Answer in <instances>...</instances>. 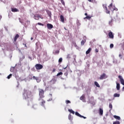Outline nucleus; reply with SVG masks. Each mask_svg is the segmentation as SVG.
<instances>
[{
	"mask_svg": "<svg viewBox=\"0 0 124 124\" xmlns=\"http://www.w3.org/2000/svg\"><path fill=\"white\" fill-rule=\"evenodd\" d=\"M23 96L25 99H30L31 101L32 100V93L28 89H24Z\"/></svg>",
	"mask_w": 124,
	"mask_h": 124,
	"instance_id": "obj_1",
	"label": "nucleus"
},
{
	"mask_svg": "<svg viewBox=\"0 0 124 124\" xmlns=\"http://www.w3.org/2000/svg\"><path fill=\"white\" fill-rule=\"evenodd\" d=\"M38 91L39 98H44V90L42 89L39 88Z\"/></svg>",
	"mask_w": 124,
	"mask_h": 124,
	"instance_id": "obj_2",
	"label": "nucleus"
},
{
	"mask_svg": "<svg viewBox=\"0 0 124 124\" xmlns=\"http://www.w3.org/2000/svg\"><path fill=\"white\" fill-rule=\"evenodd\" d=\"M39 101V104L41 106H43V107H45V103L46 102L43 99V98H39L38 99Z\"/></svg>",
	"mask_w": 124,
	"mask_h": 124,
	"instance_id": "obj_3",
	"label": "nucleus"
},
{
	"mask_svg": "<svg viewBox=\"0 0 124 124\" xmlns=\"http://www.w3.org/2000/svg\"><path fill=\"white\" fill-rule=\"evenodd\" d=\"M118 78L120 79V81L123 86H124V78L122 77V76H118ZM123 92H124V86L122 88Z\"/></svg>",
	"mask_w": 124,
	"mask_h": 124,
	"instance_id": "obj_4",
	"label": "nucleus"
},
{
	"mask_svg": "<svg viewBox=\"0 0 124 124\" xmlns=\"http://www.w3.org/2000/svg\"><path fill=\"white\" fill-rule=\"evenodd\" d=\"M35 67L37 70H40V69L43 68V65H41V64H36L35 65Z\"/></svg>",
	"mask_w": 124,
	"mask_h": 124,
	"instance_id": "obj_5",
	"label": "nucleus"
},
{
	"mask_svg": "<svg viewBox=\"0 0 124 124\" xmlns=\"http://www.w3.org/2000/svg\"><path fill=\"white\" fill-rule=\"evenodd\" d=\"M107 78H108V76L106 75V74L103 73L100 75L99 79L100 80H103L104 79H106Z\"/></svg>",
	"mask_w": 124,
	"mask_h": 124,
	"instance_id": "obj_6",
	"label": "nucleus"
},
{
	"mask_svg": "<svg viewBox=\"0 0 124 124\" xmlns=\"http://www.w3.org/2000/svg\"><path fill=\"white\" fill-rule=\"evenodd\" d=\"M103 7L104 9L106 10V13H107V14H110V11L108 10L107 8V4H103Z\"/></svg>",
	"mask_w": 124,
	"mask_h": 124,
	"instance_id": "obj_7",
	"label": "nucleus"
},
{
	"mask_svg": "<svg viewBox=\"0 0 124 124\" xmlns=\"http://www.w3.org/2000/svg\"><path fill=\"white\" fill-rule=\"evenodd\" d=\"M19 20L20 23H21V24H22V25H25V26H28V25H30V23H31V22L29 20H27L26 22L27 23V24L26 23H24V21L21 20V18H19Z\"/></svg>",
	"mask_w": 124,
	"mask_h": 124,
	"instance_id": "obj_8",
	"label": "nucleus"
},
{
	"mask_svg": "<svg viewBox=\"0 0 124 124\" xmlns=\"http://www.w3.org/2000/svg\"><path fill=\"white\" fill-rule=\"evenodd\" d=\"M108 36H109V38H110L111 39H114V34H113V32H112L111 31H108Z\"/></svg>",
	"mask_w": 124,
	"mask_h": 124,
	"instance_id": "obj_9",
	"label": "nucleus"
},
{
	"mask_svg": "<svg viewBox=\"0 0 124 124\" xmlns=\"http://www.w3.org/2000/svg\"><path fill=\"white\" fill-rule=\"evenodd\" d=\"M46 27L48 30H51V29H53V25L49 23H48L46 25Z\"/></svg>",
	"mask_w": 124,
	"mask_h": 124,
	"instance_id": "obj_10",
	"label": "nucleus"
},
{
	"mask_svg": "<svg viewBox=\"0 0 124 124\" xmlns=\"http://www.w3.org/2000/svg\"><path fill=\"white\" fill-rule=\"evenodd\" d=\"M84 15H85V16H86V17L84 18V20H85V19H87L88 20H91V18H92V16H88L87 13H85L84 14Z\"/></svg>",
	"mask_w": 124,
	"mask_h": 124,
	"instance_id": "obj_11",
	"label": "nucleus"
},
{
	"mask_svg": "<svg viewBox=\"0 0 124 124\" xmlns=\"http://www.w3.org/2000/svg\"><path fill=\"white\" fill-rule=\"evenodd\" d=\"M40 18V16L39 15H35L34 16V18L35 20H39V18Z\"/></svg>",
	"mask_w": 124,
	"mask_h": 124,
	"instance_id": "obj_12",
	"label": "nucleus"
},
{
	"mask_svg": "<svg viewBox=\"0 0 124 124\" xmlns=\"http://www.w3.org/2000/svg\"><path fill=\"white\" fill-rule=\"evenodd\" d=\"M19 34H16V36H15V38L14 39V42H16V41H17V39H18V38H19Z\"/></svg>",
	"mask_w": 124,
	"mask_h": 124,
	"instance_id": "obj_13",
	"label": "nucleus"
},
{
	"mask_svg": "<svg viewBox=\"0 0 124 124\" xmlns=\"http://www.w3.org/2000/svg\"><path fill=\"white\" fill-rule=\"evenodd\" d=\"M11 11L12 12H19V10L17 9L16 8H12L11 9Z\"/></svg>",
	"mask_w": 124,
	"mask_h": 124,
	"instance_id": "obj_14",
	"label": "nucleus"
},
{
	"mask_svg": "<svg viewBox=\"0 0 124 124\" xmlns=\"http://www.w3.org/2000/svg\"><path fill=\"white\" fill-rule=\"evenodd\" d=\"M47 14L48 15L49 17H50V18H51L52 17V13L51 12V11L47 10L46 11Z\"/></svg>",
	"mask_w": 124,
	"mask_h": 124,
	"instance_id": "obj_15",
	"label": "nucleus"
},
{
	"mask_svg": "<svg viewBox=\"0 0 124 124\" xmlns=\"http://www.w3.org/2000/svg\"><path fill=\"white\" fill-rule=\"evenodd\" d=\"M60 19H61V22H62V23L64 22V17H63V16L61 15L60 16Z\"/></svg>",
	"mask_w": 124,
	"mask_h": 124,
	"instance_id": "obj_16",
	"label": "nucleus"
},
{
	"mask_svg": "<svg viewBox=\"0 0 124 124\" xmlns=\"http://www.w3.org/2000/svg\"><path fill=\"white\" fill-rule=\"evenodd\" d=\"M121 87L120 86V83H118V82H116V88L118 91H119L120 88Z\"/></svg>",
	"mask_w": 124,
	"mask_h": 124,
	"instance_id": "obj_17",
	"label": "nucleus"
},
{
	"mask_svg": "<svg viewBox=\"0 0 124 124\" xmlns=\"http://www.w3.org/2000/svg\"><path fill=\"white\" fill-rule=\"evenodd\" d=\"M99 114L100 115H101V116H102V115H103V109L101 108H99Z\"/></svg>",
	"mask_w": 124,
	"mask_h": 124,
	"instance_id": "obj_18",
	"label": "nucleus"
},
{
	"mask_svg": "<svg viewBox=\"0 0 124 124\" xmlns=\"http://www.w3.org/2000/svg\"><path fill=\"white\" fill-rule=\"evenodd\" d=\"M113 118H114V119H116L117 120H118L119 121H120V120H121V117L120 116H118L117 115H114Z\"/></svg>",
	"mask_w": 124,
	"mask_h": 124,
	"instance_id": "obj_19",
	"label": "nucleus"
},
{
	"mask_svg": "<svg viewBox=\"0 0 124 124\" xmlns=\"http://www.w3.org/2000/svg\"><path fill=\"white\" fill-rule=\"evenodd\" d=\"M91 51H92V48H89L86 52V55L90 54V53H91Z\"/></svg>",
	"mask_w": 124,
	"mask_h": 124,
	"instance_id": "obj_20",
	"label": "nucleus"
},
{
	"mask_svg": "<svg viewBox=\"0 0 124 124\" xmlns=\"http://www.w3.org/2000/svg\"><path fill=\"white\" fill-rule=\"evenodd\" d=\"M80 100H82V101H84L85 100V95L83 94L80 97Z\"/></svg>",
	"mask_w": 124,
	"mask_h": 124,
	"instance_id": "obj_21",
	"label": "nucleus"
},
{
	"mask_svg": "<svg viewBox=\"0 0 124 124\" xmlns=\"http://www.w3.org/2000/svg\"><path fill=\"white\" fill-rule=\"evenodd\" d=\"M94 85L97 87V88H100V85L98 84V82L97 81L94 82Z\"/></svg>",
	"mask_w": 124,
	"mask_h": 124,
	"instance_id": "obj_22",
	"label": "nucleus"
},
{
	"mask_svg": "<svg viewBox=\"0 0 124 124\" xmlns=\"http://www.w3.org/2000/svg\"><path fill=\"white\" fill-rule=\"evenodd\" d=\"M114 97H120V94L119 93H115L113 95Z\"/></svg>",
	"mask_w": 124,
	"mask_h": 124,
	"instance_id": "obj_23",
	"label": "nucleus"
},
{
	"mask_svg": "<svg viewBox=\"0 0 124 124\" xmlns=\"http://www.w3.org/2000/svg\"><path fill=\"white\" fill-rule=\"evenodd\" d=\"M68 111L70 112V113L73 114V115H74L75 114V112L74 111H73V110H72V109H69Z\"/></svg>",
	"mask_w": 124,
	"mask_h": 124,
	"instance_id": "obj_24",
	"label": "nucleus"
},
{
	"mask_svg": "<svg viewBox=\"0 0 124 124\" xmlns=\"http://www.w3.org/2000/svg\"><path fill=\"white\" fill-rule=\"evenodd\" d=\"M75 115L76 116H77L78 117H79V118H81V114H79L78 112H75Z\"/></svg>",
	"mask_w": 124,
	"mask_h": 124,
	"instance_id": "obj_25",
	"label": "nucleus"
},
{
	"mask_svg": "<svg viewBox=\"0 0 124 124\" xmlns=\"http://www.w3.org/2000/svg\"><path fill=\"white\" fill-rule=\"evenodd\" d=\"M15 69V67H11V69H10L11 72H14Z\"/></svg>",
	"mask_w": 124,
	"mask_h": 124,
	"instance_id": "obj_26",
	"label": "nucleus"
},
{
	"mask_svg": "<svg viewBox=\"0 0 124 124\" xmlns=\"http://www.w3.org/2000/svg\"><path fill=\"white\" fill-rule=\"evenodd\" d=\"M68 119L70 120V121H72L73 119H72V117H71V114H70L68 116Z\"/></svg>",
	"mask_w": 124,
	"mask_h": 124,
	"instance_id": "obj_27",
	"label": "nucleus"
},
{
	"mask_svg": "<svg viewBox=\"0 0 124 124\" xmlns=\"http://www.w3.org/2000/svg\"><path fill=\"white\" fill-rule=\"evenodd\" d=\"M112 6H113V3H112L110 4H109V5L108 6L110 10H111V7H112Z\"/></svg>",
	"mask_w": 124,
	"mask_h": 124,
	"instance_id": "obj_28",
	"label": "nucleus"
},
{
	"mask_svg": "<svg viewBox=\"0 0 124 124\" xmlns=\"http://www.w3.org/2000/svg\"><path fill=\"white\" fill-rule=\"evenodd\" d=\"M50 82H51L52 83H53V84H55V83H56V79H52Z\"/></svg>",
	"mask_w": 124,
	"mask_h": 124,
	"instance_id": "obj_29",
	"label": "nucleus"
},
{
	"mask_svg": "<svg viewBox=\"0 0 124 124\" xmlns=\"http://www.w3.org/2000/svg\"><path fill=\"white\" fill-rule=\"evenodd\" d=\"M86 41L82 40L81 42V45L83 46L85 44Z\"/></svg>",
	"mask_w": 124,
	"mask_h": 124,
	"instance_id": "obj_30",
	"label": "nucleus"
},
{
	"mask_svg": "<svg viewBox=\"0 0 124 124\" xmlns=\"http://www.w3.org/2000/svg\"><path fill=\"white\" fill-rule=\"evenodd\" d=\"M109 108H110V110H111L112 108H113V105H112L111 103H109Z\"/></svg>",
	"mask_w": 124,
	"mask_h": 124,
	"instance_id": "obj_31",
	"label": "nucleus"
},
{
	"mask_svg": "<svg viewBox=\"0 0 124 124\" xmlns=\"http://www.w3.org/2000/svg\"><path fill=\"white\" fill-rule=\"evenodd\" d=\"M120 45L121 46L123 50H124V43H123V44H120Z\"/></svg>",
	"mask_w": 124,
	"mask_h": 124,
	"instance_id": "obj_32",
	"label": "nucleus"
},
{
	"mask_svg": "<svg viewBox=\"0 0 124 124\" xmlns=\"http://www.w3.org/2000/svg\"><path fill=\"white\" fill-rule=\"evenodd\" d=\"M12 77V75L10 74L9 76H7V78L8 79H10Z\"/></svg>",
	"mask_w": 124,
	"mask_h": 124,
	"instance_id": "obj_33",
	"label": "nucleus"
},
{
	"mask_svg": "<svg viewBox=\"0 0 124 124\" xmlns=\"http://www.w3.org/2000/svg\"><path fill=\"white\" fill-rule=\"evenodd\" d=\"M61 75H62V72H61L60 73H58L57 75V76H60Z\"/></svg>",
	"mask_w": 124,
	"mask_h": 124,
	"instance_id": "obj_34",
	"label": "nucleus"
},
{
	"mask_svg": "<svg viewBox=\"0 0 124 124\" xmlns=\"http://www.w3.org/2000/svg\"><path fill=\"white\" fill-rule=\"evenodd\" d=\"M113 124H120V121H115L113 123Z\"/></svg>",
	"mask_w": 124,
	"mask_h": 124,
	"instance_id": "obj_35",
	"label": "nucleus"
},
{
	"mask_svg": "<svg viewBox=\"0 0 124 124\" xmlns=\"http://www.w3.org/2000/svg\"><path fill=\"white\" fill-rule=\"evenodd\" d=\"M62 62V58H60L59 59V62L60 63H61V62Z\"/></svg>",
	"mask_w": 124,
	"mask_h": 124,
	"instance_id": "obj_36",
	"label": "nucleus"
},
{
	"mask_svg": "<svg viewBox=\"0 0 124 124\" xmlns=\"http://www.w3.org/2000/svg\"><path fill=\"white\" fill-rule=\"evenodd\" d=\"M32 108H33V109H36V106L35 105H33V106H32Z\"/></svg>",
	"mask_w": 124,
	"mask_h": 124,
	"instance_id": "obj_37",
	"label": "nucleus"
},
{
	"mask_svg": "<svg viewBox=\"0 0 124 124\" xmlns=\"http://www.w3.org/2000/svg\"><path fill=\"white\" fill-rule=\"evenodd\" d=\"M112 23H113V20H111L109 22V25H110V26H112Z\"/></svg>",
	"mask_w": 124,
	"mask_h": 124,
	"instance_id": "obj_38",
	"label": "nucleus"
},
{
	"mask_svg": "<svg viewBox=\"0 0 124 124\" xmlns=\"http://www.w3.org/2000/svg\"><path fill=\"white\" fill-rule=\"evenodd\" d=\"M37 24L39 25V26H44V24H42V23H41L40 22H38L37 23Z\"/></svg>",
	"mask_w": 124,
	"mask_h": 124,
	"instance_id": "obj_39",
	"label": "nucleus"
},
{
	"mask_svg": "<svg viewBox=\"0 0 124 124\" xmlns=\"http://www.w3.org/2000/svg\"><path fill=\"white\" fill-rule=\"evenodd\" d=\"M114 47V45L113 44H111L110 45V48H111V49H112V48H113Z\"/></svg>",
	"mask_w": 124,
	"mask_h": 124,
	"instance_id": "obj_40",
	"label": "nucleus"
},
{
	"mask_svg": "<svg viewBox=\"0 0 124 124\" xmlns=\"http://www.w3.org/2000/svg\"><path fill=\"white\" fill-rule=\"evenodd\" d=\"M37 83H39V82H40V79H39V78L38 77L37 78V79H36Z\"/></svg>",
	"mask_w": 124,
	"mask_h": 124,
	"instance_id": "obj_41",
	"label": "nucleus"
},
{
	"mask_svg": "<svg viewBox=\"0 0 124 124\" xmlns=\"http://www.w3.org/2000/svg\"><path fill=\"white\" fill-rule=\"evenodd\" d=\"M65 103L66 104H68V103H71V102L69 100H66Z\"/></svg>",
	"mask_w": 124,
	"mask_h": 124,
	"instance_id": "obj_42",
	"label": "nucleus"
},
{
	"mask_svg": "<svg viewBox=\"0 0 124 124\" xmlns=\"http://www.w3.org/2000/svg\"><path fill=\"white\" fill-rule=\"evenodd\" d=\"M61 3H62V4L63 5H64V1H63V0H61Z\"/></svg>",
	"mask_w": 124,
	"mask_h": 124,
	"instance_id": "obj_43",
	"label": "nucleus"
},
{
	"mask_svg": "<svg viewBox=\"0 0 124 124\" xmlns=\"http://www.w3.org/2000/svg\"><path fill=\"white\" fill-rule=\"evenodd\" d=\"M119 58H120L121 60H122V59H123V55H122V54H119Z\"/></svg>",
	"mask_w": 124,
	"mask_h": 124,
	"instance_id": "obj_44",
	"label": "nucleus"
},
{
	"mask_svg": "<svg viewBox=\"0 0 124 124\" xmlns=\"http://www.w3.org/2000/svg\"><path fill=\"white\" fill-rule=\"evenodd\" d=\"M64 75L65 76H66V77H67V76L68 75V73H67V72H66V73H65L64 74Z\"/></svg>",
	"mask_w": 124,
	"mask_h": 124,
	"instance_id": "obj_45",
	"label": "nucleus"
},
{
	"mask_svg": "<svg viewBox=\"0 0 124 124\" xmlns=\"http://www.w3.org/2000/svg\"><path fill=\"white\" fill-rule=\"evenodd\" d=\"M37 77H34V76H33V80H36L37 79Z\"/></svg>",
	"mask_w": 124,
	"mask_h": 124,
	"instance_id": "obj_46",
	"label": "nucleus"
},
{
	"mask_svg": "<svg viewBox=\"0 0 124 124\" xmlns=\"http://www.w3.org/2000/svg\"><path fill=\"white\" fill-rule=\"evenodd\" d=\"M70 54H68L67 56V59H70Z\"/></svg>",
	"mask_w": 124,
	"mask_h": 124,
	"instance_id": "obj_47",
	"label": "nucleus"
},
{
	"mask_svg": "<svg viewBox=\"0 0 124 124\" xmlns=\"http://www.w3.org/2000/svg\"><path fill=\"white\" fill-rule=\"evenodd\" d=\"M80 118H83V119H87V117H86L83 115H81V116H80Z\"/></svg>",
	"mask_w": 124,
	"mask_h": 124,
	"instance_id": "obj_48",
	"label": "nucleus"
},
{
	"mask_svg": "<svg viewBox=\"0 0 124 124\" xmlns=\"http://www.w3.org/2000/svg\"><path fill=\"white\" fill-rule=\"evenodd\" d=\"M118 11V8H114L113 9V11Z\"/></svg>",
	"mask_w": 124,
	"mask_h": 124,
	"instance_id": "obj_49",
	"label": "nucleus"
},
{
	"mask_svg": "<svg viewBox=\"0 0 124 124\" xmlns=\"http://www.w3.org/2000/svg\"><path fill=\"white\" fill-rule=\"evenodd\" d=\"M95 53H98V49L97 48H96L95 49Z\"/></svg>",
	"mask_w": 124,
	"mask_h": 124,
	"instance_id": "obj_50",
	"label": "nucleus"
},
{
	"mask_svg": "<svg viewBox=\"0 0 124 124\" xmlns=\"http://www.w3.org/2000/svg\"><path fill=\"white\" fill-rule=\"evenodd\" d=\"M59 53H60V51H58V50H56V51H55V54H59Z\"/></svg>",
	"mask_w": 124,
	"mask_h": 124,
	"instance_id": "obj_51",
	"label": "nucleus"
},
{
	"mask_svg": "<svg viewBox=\"0 0 124 124\" xmlns=\"http://www.w3.org/2000/svg\"><path fill=\"white\" fill-rule=\"evenodd\" d=\"M90 2H93V0H88Z\"/></svg>",
	"mask_w": 124,
	"mask_h": 124,
	"instance_id": "obj_52",
	"label": "nucleus"
},
{
	"mask_svg": "<svg viewBox=\"0 0 124 124\" xmlns=\"http://www.w3.org/2000/svg\"><path fill=\"white\" fill-rule=\"evenodd\" d=\"M23 45L25 46V47H26V48H28V46H27L26 44H23Z\"/></svg>",
	"mask_w": 124,
	"mask_h": 124,
	"instance_id": "obj_53",
	"label": "nucleus"
},
{
	"mask_svg": "<svg viewBox=\"0 0 124 124\" xmlns=\"http://www.w3.org/2000/svg\"><path fill=\"white\" fill-rule=\"evenodd\" d=\"M40 18L41 19H43V16H40Z\"/></svg>",
	"mask_w": 124,
	"mask_h": 124,
	"instance_id": "obj_54",
	"label": "nucleus"
},
{
	"mask_svg": "<svg viewBox=\"0 0 124 124\" xmlns=\"http://www.w3.org/2000/svg\"><path fill=\"white\" fill-rule=\"evenodd\" d=\"M55 71H56V69H54L53 70V72H55Z\"/></svg>",
	"mask_w": 124,
	"mask_h": 124,
	"instance_id": "obj_55",
	"label": "nucleus"
},
{
	"mask_svg": "<svg viewBox=\"0 0 124 124\" xmlns=\"http://www.w3.org/2000/svg\"><path fill=\"white\" fill-rule=\"evenodd\" d=\"M32 39H33V38L32 37L31 38V40H32Z\"/></svg>",
	"mask_w": 124,
	"mask_h": 124,
	"instance_id": "obj_56",
	"label": "nucleus"
},
{
	"mask_svg": "<svg viewBox=\"0 0 124 124\" xmlns=\"http://www.w3.org/2000/svg\"><path fill=\"white\" fill-rule=\"evenodd\" d=\"M49 95H50V96H52V94H50Z\"/></svg>",
	"mask_w": 124,
	"mask_h": 124,
	"instance_id": "obj_57",
	"label": "nucleus"
},
{
	"mask_svg": "<svg viewBox=\"0 0 124 124\" xmlns=\"http://www.w3.org/2000/svg\"><path fill=\"white\" fill-rule=\"evenodd\" d=\"M50 100H52V98H51V99L49 100V101H50Z\"/></svg>",
	"mask_w": 124,
	"mask_h": 124,
	"instance_id": "obj_58",
	"label": "nucleus"
},
{
	"mask_svg": "<svg viewBox=\"0 0 124 124\" xmlns=\"http://www.w3.org/2000/svg\"><path fill=\"white\" fill-rule=\"evenodd\" d=\"M66 68V67L64 68V69H65Z\"/></svg>",
	"mask_w": 124,
	"mask_h": 124,
	"instance_id": "obj_59",
	"label": "nucleus"
}]
</instances>
